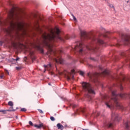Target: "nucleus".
Masks as SVG:
<instances>
[{
    "label": "nucleus",
    "mask_w": 130,
    "mask_h": 130,
    "mask_svg": "<svg viewBox=\"0 0 130 130\" xmlns=\"http://www.w3.org/2000/svg\"><path fill=\"white\" fill-rule=\"evenodd\" d=\"M59 33H60V30L59 29L56 28V34L51 30L50 34H45L42 35L43 39V46H46L49 48L50 50V53H54L56 57L53 58V60L56 62V63H63V60L60 57V55L58 56L56 55L57 52L53 51V47L54 44L53 42H56V40H60L62 41L63 39L60 37L59 36Z\"/></svg>",
    "instance_id": "obj_1"
},
{
    "label": "nucleus",
    "mask_w": 130,
    "mask_h": 130,
    "mask_svg": "<svg viewBox=\"0 0 130 130\" xmlns=\"http://www.w3.org/2000/svg\"><path fill=\"white\" fill-rule=\"evenodd\" d=\"M8 17L10 20H16L17 21L15 23L11 21L10 22V26L8 29H6V32L8 34H11L15 32L16 34H19V31H25V23L23 20L20 21V17L18 15V13L16 12V9L15 8H12L9 11L8 13Z\"/></svg>",
    "instance_id": "obj_2"
},
{
    "label": "nucleus",
    "mask_w": 130,
    "mask_h": 130,
    "mask_svg": "<svg viewBox=\"0 0 130 130\" xmlns=\"http://www.w3.org/2000/svg\"><path fill=\"white\" fill-rule=\"evenodd\" d=\"M79 30L81 34V38L82 41L85 40V39H91L92 41L94 42V44L92 45L90 47L86 46L87 49L88 50H92L93 51H96V49H98V44L103 45V46H106V44L102 41V40L99 38H96L94 35L92 34H87L86 31L82 30L81 28L79 27Z\"/></svg>",
    "instance_id": "obj_3"
},
{
    "label": "nucleus",
    "mask_w": 130,
    "mask_h": 130,
    "mask_svg": "<svg viewBox=\"0 0 130 130\" xmlns=\"http://www.w3.org/2000/svg\"><path fill=\"white\" fill-rule=\"evenodd\" d=\"M117 96H119L121 98H124L126 94L125 93H120L116 94V91L114 90L112 91V97L110 98L108 95H104V99H105V105H106L108 108L110 109H112L114 108V104L117 108L119 109H122L123 107H122L118 102L117 101ZM113 101V102H112Z\"/></svg>",
    "instance_id": "obj_4"
},
{
    "label": "nucleus",
    "mask_w": 130,
    "mask_h": 130,
    "mask_svg": "<svg viewBox=\"0 0 130 130\" xmlns=\"http://www.w3.org/2000/svg\"><path fill=\"white\" fill-rule=\"evenodd\" d=\"M82 89L84 92H86V97L88 98V101H92V96L95 95V91L92 88L91 84L86 82L82 83Z\"/></svg>",
    "instance_id": "obj_5"
},
{
    "label": "nucleus",
    "mask_w": 130,
    "mask_h": 130,
    "mask_svg": "<svg viewBox=\"0 0 130 130\" xmlns=\"http://www.w3.org/2000/svg\"><path fill=\"white\" fill-rule=\"evenodd\" d=\"M108 75H109V71H108V70H105L102 73H88L87 76L89 77L90 79L92 81H95V80H97V78H98V77H101L102 76H107Z\"/></svg>",
    "instance_id": "obj_6"
},
{
    "label": "nucleus",
    "mask_w": 130,
    "mask_h": 130,
    "mask_svg": "<svg viewBox=\"0 0 130 130\" xmlns=\"http://www.w3.org/2000/svg\"><path fill=\"white\" fill-rule=\"evenodd\" d=\"M85 46L82 42H76V45H75L74 48L73 49L74 52H79V54L83 55L84 53V47Z\"/></svg>",
    "instance_id": "obj_7"
},
{
    "label": "nucleus",
    "mask_w": 130,
    "mask_h": 130,
    "mask_svg": "<svg viewBox=\"0 0 130 130\" xmlns=\"http://www.w3.org/2000/svg\"><path fill=\"white\" fill-rule=\"evenodd\" d=\"M122 42L125 44V45H128L130 44V36H125L122 38Z\"/></svg>",
    "instance_id": "obj_8"
},
{
    "label": "nucleus",
    "mask_w": 130,
    "mask_h": 130,
    "mask_svg": "<svg viewBox=\"0 0 130 130\" xmlns=\"http://www.w3.org/2000/svg\"><path fill=\"white\" fill-rule=\"evenodd\" d=\"M111 117L112 121H117V120H118V114H117V113L114 112H112Z\"/></svg>",
    "instance_id": "obj_9"
},
{
    "label": "nucleus",
    "mask_w": 130,
    "mask_h": 130,
    "mask_svg": "<svg viewBox=\"0 0 130 130\" xmlns=\"http://www.w3.org/2000/svg\"><path fill=\"white\" fill-rule=\"evenodd\" d=\"M68 75H66V76L67 77V80L68 81H70L71 80V76H72V79H74V75H75V70H71V72H68L67 73Z\"/></svg>",
    "instance_id": "obj_10"
},
{
    "label": "nucleus",
    "mask_w": 130,
    "mask_h": 130,
    "mask_svg": "<svg viewBox=\"0 0 130 130\" xmlns=\"http://www.w3.org/2000/svg\"><path fill=\"white\" fill-rule=\"evenodd\" d=\"M36 48H37V49L38 50L40 51V52H41V53H43V52H44L43 49L42 48V47H41V46L40 45L36 46Z\"/></svg>",
    "instance_id": "obj_11"
},
{
    "label": "nucleus",
    "mask_w": 130,
    "mask_h": 130,
    "mask_svg": "<svg viewBox=\"0 0 130 130\" xmlns=\"http://www.w3.org/2000/svg\"><path fill=\"white\" fill-rule=\"evenodd\" d=\"M44 68H45L44 73L46 71V69H48V70L49 71V69L51 68V64L49 63L48 65H44Z\"/></svg>",
    "instance_id": "obj_12"
},
{
    "label": "nucleus",
    "mask_w": 130,
    "mask_h": 130,
    "mask_svg": "<svg viewBox=\"0 0 130 130\" xmlns=\"http://www.w3.org/2000/svg\"><path fill=\"white\" fill-rule=\"evenodd\" d=\"M112 123H106L104 124V126L106 128H108V127H112Z\"/></svg>",
    "instance_id": "obj_13"
},
{
    "label": "nucleus",
    "mask_w": 130,
    "mask_h": 130,
    "mask_svg": "<svg viewBox=\"0 0 130 130\" xmlns=\"http://www.w3.org/2000/svg\"><path fill=\"white\" fill-rule=\"evenodd\" d=\"M30 57L32 59V62L34 61V60H35V59H36V57H35V56L34 55V52H30Z\"/></svg>",
    "instance_id": "obj_14"
},
{
    "label": "nucleus",
    "mask_w": 130,
    "mask_h": 130,
    "mask_svg": "<svg viewBox=\"0 0 130 130\" xmlns=\"http://www.w3.org/2000/svg\"><path fill=\"white\" fill-rule=\"evenodd\" d=\"M58 129H61L63 130V128H64V127L63 126V125L60 124V123H58V124H57L56 125Z\"/></svg>",
    "instance_id": "obj_15"
},
{
    "label": "nucleus",
    "mask_w": 130,
    "mask_h": 130,
    "mask_svg": "<svg viewBox=\"0 0 130 130\" xmlns=\"http://www.w3.org/2000/svg\"><path fill=\"white\" fill-rule=\"evenodd\" d=\"M34 126L35 127H37V128H38V129L41 128V127H43V123H41L39 125L37 124H35L34 125Z\"/></svg>",
    "instance_id": "obj_16"
},
{
    "label": "nucleus",
    "mask_w": 130,
    "mask_h": 130,
    "mask_svg": "<svg viewBox=\"0 0 130 130\" xmlns=\"http://www.w3.org/2000/svg\"><path fill=\"white\" fill-rule=\"evenodd\" d=\"M125 126L126 127V129L127 130H128V129L129 128V127H130V122H126L125 123Z\"/></svg>",
    "instance_id": "obj_17"
},
{
    "label": "nucleus",
    "mask_w": 130,
    "mask_h": 130,
    "mask_svg": "<svg viewBox=\"0 0 130 130\" xmlns=\"http://www.w3.org/2000/svg\"><path fill=\"white\" fill-rule=\"evenodd\" d=\"M7 25V22L2 21V19H0V26H5Z\"/></svg>",
    "instance_id": "obj_18"
},
{
    "label": "nucleus",
    "mask_w": 130,
    "mask_h": 130,
    "mask_svg": "<svg viewBox=\"0 0 130 130\" xmlns=\"http://www.w3.org/2000/svg\"><path fill=\"white\" fill-rule=\"evenodd\" d=\"M7 111H16V110L15 109H9L7 110H0V112H4V113H6Z\"/></svg>",
    "instance_id": "obj_19"
},
{
    "label": "nucleus",
    "mask_w": 130,
    "mask_h": 130,
    "mask_svg": "<svg viewBox=\"0 0 130 130\" xmlns=\"http://www.w3.org/2000/svg\"><path fill=\"white\" fill-rule=\"evenodd\" d=\"M9 106H11L10 109H13V106H14V103L12 101H9L8 103Z\"/></svg>",
    "instance_id": "obj_20"
},
{
    "label": "nucleus",
    "mask_w": 130,
    "mask_h": 130,
    "mask_svg": "<svg viewBox=\"0 0 130 130\" xmlns=\"http://www.w3.org/2000/svg\"><path fill=\"white\" fill-rule=\"evenodd\" d=\"M108 6H109V7H110V8L114 9V10H115V8H114V6H113V5H112L111 4H109Z\"/></svg>",
    "instance_id": "obj_21"
},
{
    "label": "nucleus",
    "mask_w": 130,
    "mask_h": 130,
    "mask_svg": "<svg viewBox=\"0 0 130 130\" xmlns=\"http://www.w3.org/2000/svg\"><path fill=\"white\" fill-rule=\"evenodd\" d=\"M72 16L73 17L74 21H75V22H77V18H76V17H75V15L72 14Z\"/></svg>",
    "instance_id": "obj_22"
},
{
    "label": "nucleus",
    "mask_w": 130,
    "mask_h": 130,
    "mask_svg": "<svg viewBox=\"0 0 130 130\" xmlns=\"http://www.w3.org/2000/svg\"><path fill=\"white\" fill-rule=\"evenodd\" d=\"M84 74H85V73H84V72H83V71H80V76H84Z\"/></svg>",
    "instance_id": "obj_23"
},
{
    "label": "nucleus",
    "mask_w": 130,
    "mask_h": 130,
    "mask_svg": "<svg viewBox=\"0 0 130 130\" xmlns=\"http://www.w3.org/2000/svg\"><path fill=\"white\" fill-rule=\"evenodd\" d=\"M21 111H23V112L27 111V109H26V108H23L21 109Z\"/></svg>",
    "instance_id": "obj_24"
},
{
    "label": "nucleus",
    "mask_w": 130,
    "mask_h": 130,
    "mask_svg": "<svg viewBox=\"0 0 130 130\" xmlns=\"http://www.w3.org/2000/svg\"><path fill=\"white\" fill-rule=\"evenodd\" d=\"M50 119L52 121H54V120H55V118H54V117H53V116L50 117Z\"/></svg>",
    "instance_id": "obj_25"
},
{
    "label": "nucleus",
    "mask_w": 130,
    "mask_h": 130,
    "mask_svg": "<svg viewBox=\"0 0 130 130\" xmlns=\"http://www.w3.org/2000/svg\"><path fill=\"white\" fill-rule=\"evenodd\" d=\"M71 106H72V107H73V108H75L77 106V105H76L74 104H71Z\"/></svg>",
    "instance_id": "obj_26"
},
{
    "label": "nucleus",
    "mask_w": 130,
    "mask_h": 130,
    "mask_svg": "<svg viewBox=\"0 0 130 130\" xmlns=\"http://www.w3.org/2000/svg\"><path fill=\"white\" fill-rule=\"evenodd\" d=\"M20 59V58L17 57L16 59H13V60H15L16 61H18V60Z\"/></svg>",
    "instance_id": "obj_27"
},
{
    "label": "nucleus",
    "mask_w": 130,
    "mask_h": 130,
    "mask_svg": "<svg viewBox=\"0 0 130 130\" xmlns=\"http://www.w3.org/2000/svg\"><path fill=\"white\" fill-rule=\"evenodd\" d=\"M28 123L30 125L33 126V123L32 122V121H29Z\"/></svg>",
    "instance_id": "obj_28"
},
{
    "label": "nucleus",
    "mask_w": 130,
    "mask_h": 130,
    "mask_svg": "<svg viewBox=\"0 0 130 130\" xmlns=\"http://www.w3.org/2000/svg\"><path fill=\"white\" fill-rule=\"evenodd\" d=\"M120 90H123V87H122V85H121V84H120Z\"/></svg>",
    "instance_id": "obj_29"
},
{
    "label": "nucleus",
    "mask_w": 130,
    "mask_h": 130,
    "mask_svg": "<svg viewBox=\"0 0 130 130\" xmlns=\"http://www.w3.org/2000/svg\"><path fill=\"white\" fill-rule=\"evenodd\" d=\"M6 73V74H7L8 75H10V73H9V71L7 70H5Z\"/></svg>",
    "instance_id": "obj_30"
},
{
    "label": "nucleus",
    "mask_w": 130,
    "mask_h": 130,
    "mask_svg": "<svg viewBox=\"0 0 130 130\" xmlns=\"http://www.w3.org/2000/svg\"><path fill=\"white\" fill-rule=\"evenodd\" d=\"M40 113H43V111L42 110H39Z\"/></svg>",
    "instance_id": "obj_31"
},
{
    "label": "nucleus",
    "mask_w": 130,
    "mask_h": 130,
    "mask_svg": "<svg viewBox=\"0 0 130 130\" xmlns=\"http://www.w3.org/2000/svg\"><path fill=\"white\" fill-rule=\"evenodd\" d=\"M63 51L62 50H60L59 51V53H62Z\"/></svg>",
    "instance_id": "obj_32"
},
{
    "label": "nucleus",
    "mask_w": 130,
    "mask_h": 130,
    "mask_svg": "<svg viewBox=\"0 0 130 130\" xmlns=\"http://www.w3.org/2000/svg\"><path fill=\"white\" fill-rule=\"evenodd\" d=\"M64 127H65V128L68 127V125H67V124L64 125Z\"/></svg>",
    "instance_id": "obj_33"
},
{
    "label": "nucleus",
    "mask_w": 130,
    "mask_h": 130,
    "mask_svg": "<svg viewBox=\"0 0 130 130\" xmlns=\"http://www.w3.org/2000/svg\"><path fill=\"white\" fill-rule=\"evenodd\" d=\"M101 30H104V31H105V29H104L103 27H101Z\"/></svg>",
    "instance_id": "obj_34"
},
{
    "label": "nucleus",
    "mask_w": 130,
    "mask_h": 130,
    "mask_svg": "<svg viewBox=\"0 0 130 130\" xmlns=\"http://www.w3.org/2000/svg\"><path fill=\"white\" fill-rule=\"evenodd\" d=\"M16 70H20V67H16Z\"/></svg>",
    "instance_id": "obj_35"
},
{
    "label": "nucleus",
    "mask_w": 130,
    "mask_h": 130,
    "mask_svg": "<svg viewBox=\"0 0 130 130\" xmlns=\"http://www.w3.org/2000/svg\"><path fill=\"white\" fill-rule=\"evenodd\" d=\"M96 114H98V115H97V116H99V115L100 114V113L97 112Z\"/></svg>",
    "instance_id": "obj_36"
},
{
    "label": "nucleus",
    "mask_w": 130,
    "mask_h": 130,
    "mask_svg": "<svg viewBox=\"0 0 130 130\" xmlns=\"http://www.w3.org/2000/svg\"><path fill=\"white\" fill-rule=\"evenodd\" d=\"M90 59H91L92 60H95V59L94 58H90Z\"/></svg>",
    "instance_id": "obj_37"
},
{
    "label": "nucleus",
    "mask_w": 130,
    "mask_h": 130,
    "mask_svg": "<svg viewBox=\"0 0 130 130\" xmlns=\"http://www.w3.org/2000/svg\"><path fill=\"white\" fill-rule=\"evenodd\" d=\"M0 45L1 46L3 45V43L1 41H0Z\"/></svg>",
    "instance_id": "obj_38"
},
{
    "label": "nucleus",
    "mask_w": 130,
    "mask_h": 130,
    "mask_svg": "<svg viewBox=\"0 0 130 130\" xmlns=\"http://www.w3.org/2000/svg\"><path fill=\"white\" fill-rule=\"evenodd\" d=\"M104 37H107V35H104Z\"/></svg>",
    "instance_id": "obj_39"
},
{
    "label": "nucleus",
    "mask_w": 130,
    "mask_h": 130,
    "mask_svg": "<svg viewBox=\"0 0 130 130\" xmlns=\"http://www.w3.org/2000/svg\"><path fill=\"white\" fill-rule=\"evenodd\" d=\"M3 76H1V77H0V78H1V79H3Z\"/></svg>",
    "instance_id": "obj_40"
},
{
    "label": "nucleus",
    "mask_w": 130,
    "mask_h": 130,
    "mask_svg": "<svg viewBox=\"0 0 130 130\" xmlns=\"http://www.w3.org/2000/svg\"><path fill=\"white\" fill-rule=\"evenodd\" d=\"M121 55H124V53H122Z\"/></svg>",
    "instance_id": "obj_41"
},
{
    "label": "nucleus",
    "mask_w": 130,
    "mask_h": 130,
    "mask_svg": "<svg viewBox=\"0 0 130 130\" xmlns=\"http://www.w3.org/2000/svg\"><path fill=\"white\" fill-rule=\"evenodd\" d=\"M121 45V44H119V43H118V45Z\"/></svg>",
    "instance_id": "obj_42"
},
{
    "label": "nucleus",
    "mask_w": 130,
    "mask_h": 130,
    "mask_svg": "<svg viewBox=\"0 0 130 130\" xmlns=\"http://www.w3.org/2000/svg\"><path fill=\"white\" fill-rule=\"evenodd\" d=\"M100 69H101V70H102V68L101 67H100Z\"/></svg>",
    "instance_id": "obj_43"
},
{
    "label": "nucleus",
    "mask_w": 130,
    "mask_h": 130,
    "mask_svg": "<svg viewBox=\"0 0 130 130\" xmlns=\"http://www.w3.org/2000/svg\"><path fill=\"white\" fill-rule=\"evenodd\" d=\"M108 33H109V32H107V34H108Z\"/></svg>",
    "instance_id": "obj_44"
},
{
    "label": "nucleus",
    "mask_w": 130,
    "mask_h": 130,
    "mask_svg": "<svg viewBox=\"0 0 130 130\" xmlns=\"http://www.w3.org/2000/svg\"><path fill=\"white\" fill-rule=\"evenodd\" d=\"M48 85H50V83H49Z\"/></svg>",
    "instance_id": "obj_45"
},
{
    "label": "nucleus",
    "mask_w": 130,
    "mask_h": 130,
    "mask_svg": "<svg viewBox=\"0 0 130 130\" xmlns=\"http://www.w3.org/2000/svg\"><path fill=\"white\" fill-rule=\"evenodd\" d=\"M127 3H128V1H127Z\"/></svg>",
    "instance_id": "obj_46"
},
{
    "label": "nucleus",
    "mask_w": 130,
    "mask_h": 130,
    "mask_svg": "<svg viewBox=\"0 0 130 130\" xmlns=\"http://www.w3.org/2000/svg\"><path fill=\"white\" fill-rule=\"evenodd\" d=\"M15 44V45H16V44Z\"/></svg>",
    "instance_id": "obj_47"
}]
</instances>
